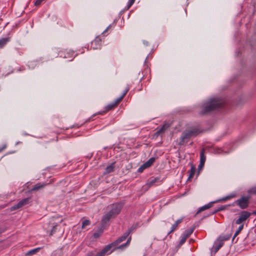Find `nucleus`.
Instances as JSON below:
<instances>
[{
  "label": "nucleus",
  "mask_w": 256,
  "mask_h": 256,
  "mask_svg": "<svg viewBox=\"0 0 256 256\" xmlns=\"http://www.w3.org/2000/svg\"><path fill=\"white\" fill-rule=\"evenodd\" d=\"M225 100L220 98H212L204 103L202 107V114H207L222 107Z\"/></svg>",
  "instance_id": "f257e3e1"
},
{
  "label": "nucleus",
  "mask_w": 256,
  "mask_h": 256,
  "mask_svg": "<svg viewBox=\"0 0 256 256\" xmlns=\"http://www.w3.org/2000/svg\"><path fill=\"white\" fill-rule=\"evenodd\" d=\"M200 132V130L196 128L184 130L180 136V144L183 145L184 144L188 142L191 138L196 136Z\"/></svg>",
  "instance_id": "f03ea898"
},
{
  "label": "nucleus",
  "mask_w": 256,
  "mask_h": 256,
  "mask_svg": "<svg viewBox=\"0 0 256 256\" xmlns=\"http://www.w3.org/2000/svg\"><path fill=\"white\" fill-rule=\"evenodd\" d=\"M124 206V202H122L113 204L110 206L109 212L115 218L120 213Z\"/></svg>",
  "instance_id": "7ed1b4c3"
},
{
  "label": "nucleus",
  "mask_w": 256,
  "mask_h": 256,
  "mask_svg": "<svg viewBox=\"0 0 256 256\" xmlns=\"http://www.w3.org/2000/svg\"><path fill=\"white\" fill-rule=\"evenodd\" d=\"M249 199L248 196H243L240 198L236 200L232 204H229V206H234L236 204L242 209H245L248 206Z\"/></svg>",
  "instance_id": "20e7f679"
},
{
  "label": "nucleus",
  "mask_w": 256,
  "mask_h": 256,
  "mask_svg": "<svg viewBox=\"0 0 256 256\" xmlns=\"http://www.w3.org/2000/svg\"><path fill=\"white\" fill-rule=\"evenodd\" d=\"M120 101H118V98L113 102L108 104L104 108V110L102 112H100L97 114H94L92 116H96V114H102L110 110L114 109L116 108L120 102Z\"/></svg>",
  "instance_id": "39448f33"
},
{
  "label": "nucleus",
  "mask_w": 256,
  "mask_h": 256,
  "mask_svg": "<svg viewBox=\"0 0 256 256\" xmlns=\"http://www.w3.org/2000/svg\"><path fill=\"white\" fill-rule=\"evenodd\" d=\"M30 198H27L20 200L17 204L14 205L11 208V210H14L20 208L22 206L28 204Z\"/></svg>",
  "instance_id": "423d86ee"
},
{
  "label": "nucleus",
  "mask_w": 256,
  "mask_h": 256,
  "mask_svg": "<svg viewBox=\"0 0 256 256\" xmlns=\"http://www.w3.org/2000/svg\"><path fill=\"white\" fill-rule=\"evenodd\" d=\"M196 226H192L186 230L180 236V240H186V239L188 238V237L192 234Z\"/></svg>",
  "instance_id": "0eeeda50"
},
{
  "label": "nucleus",
  "mask_w": 256,
  "mask_h": 256,
  "mask_svg": "<svg viewBox=\"0 0 256 256\" xmlns=\"http://www.w3.org/2000/svg\"><path fill=\"white\" fill-rule=\"evenodd\" d=\"M223 245V241H214L212 247L211 248V256H212L213 252L214 254H216Z\"/></svg>",
  "instance_id": "6e6552de"
},
{
  "label": "nucleus",
  "mask_w": 256,
  "mask_h": 256,
  "mask_svg": "<svg viewBox=\"0 0 256 256\" xmlns=\"http://www.w3.org/2000/svg\"><path fill=\"white\" fill-rule=\"evenodd\" d=\"M113 218L114 217L109 212H107L102 216L101 221V226H104V227L105 228L106 224L109 222L110 218Z\"/></svg>",
  "instance_id": "1a4fd4ad"
},
{
  "label": "nucleus",
  "mask_w": 256,
  "mask_h": 256,
  "mask_svg": "<svg viewBox=\"0 0 256 256\" xmlns=\"http://www.w3.org/2000/svg\"><path fill=\"white\" fill-rule=\"evenodd\" d=\"M101 46V40L100 38H96L91 42V48L94 50L100 48Z\"/></svg>",
  "instance_id": "9d476101"
},
{
  "label": "nucleus",
  "mask_w": 256,
  "mask_h": 256,
  "mask_svg": "<svg viewBox=\"0 0 256 256\" xmlns=\"http://www.w3.org/2000/svg\"><path fill=\"white\" fill-rule=\"evenodd\" d=\"M232 235L231 231H228L224 232L220 235L217 238L216 240H228L230 238Z\"/></svg>",
  "instance_id": "9b49d317"
},
{
  "label": "nucleus",
  "mask_w": 256,
  "mask_h": 256,
  "mask_svg": "<svg viewBox=\"0 0 256 256\" xmlns=\"http://www.w3.org/2000/svg\"><path fill=\"white\" fill-rule=\"evenodd\" d=\"M184 219V218L182 217L176 220L175 222L172 226L170 230L168 232V234L176 230L178 225L182 222Z\"/></svg>",
  "instance_id": "f8f14e48"
},
{
  "label": "nucleus",
  "mask_w": 256,
  "mask_h": 256,
  "mask_svg": "<svg viewBox=\"0 0 256 256\" xmlns=\"http://www.w3.org/2000/svg\"><path fill=\"white\" fill-rule=\"evenodd\" d=\"M189 164L190 166V170L188 171L190 174L188 179V180H190L192 178H193L196 170V168L192 163L190 162Z\"/></svg>",
  "instance_id": "ddd939ff"
},
{
  "label": "nucleus",
  "mask_w": 256,
  "mask_h": 256,
  "mask_svg": "<svg viewBox=\"0 0 256 256\" xmlns=\"http://www.w3.org/2000/svg\"><path fill=\"white\" fill-rule=\"evenodd\" d=\"M105 228L104 226H101L98 229L97 231L94 233L93 236L94 238L96 239L100 238Z\"/></svg>",
  "instance_id": "4468645a"
},
{
  "label": "nucleus",
  "mask_w": 256,
  "mask_h": 256,
  "mask_svg": "<svg viewBox=\"0 0 256 256\" xmlns=\"http://www.w3.org/2000/svg\"><path fill=\"white\" fill-rule=\"evenodd\" d=\"M116 162H114L112 163L110 165L107 166L105 169V170L104 172V174H108L110 172H112L114 171V164Z\"/></svg>",
  "instance_id": "2eb2a0df"
},
{
  "label": "nucleus",
  "mask_w": 256,
  "mask_h": 256,
  "mask_svg": "<svg viewBox=\"0 0 256 256\" xmlns=\"http://www.w3.org/2000/svg\"><path fill=\"white\" fill-rule=\"evenodd\" d=\"M160 180V178H154L152 180H148L146 182V186H147L148 188L153 186L156 182H158Z\"/></svg>",
  "instance_id": "dca6fc26"
},
{
  "label": "nucleus",
  "mask_w": 256,
  "mask_h": 256,
  "mask_svg": "<svg viewBox=\"0 0 256 256\" xmlns=\"http://www.w3.org/2000/svg\"><path fill=\"white\" fill-rule=\"evenodd\" d=\"M214 202H210L208 204H205L204 206H202L201 208H199V210H198V211L196 213V214H198L199 212H201L202 211H204V210H206L211 208L213 204L214 203Z\"/></svg>",
  "instance_id": "f3484780"
},
{
  "label": "nucleus",
  "mask_w": 256,
  "mask_h": 256,
  "mask_svg": "<svg viewBox=\"0 0 256 256\" xmlns=\"http://www.w3.org/2000/svg\"><path fill=\"white\" fill-rule=\"evenodd\" d=\"M250 212L247 211H242L240 212V218L242 219L243 221L246 220L250 216Z\"/></svg>",
  "instance_id": "a211bd4d"
},
{
  "label": "nucleus",
  "mask_w": 256,
  "mask_h": 256,
  "mask_svg": "<svg viewBox=\"0 0 256 256\" xmlns=\"http://www.w3.org/2000/svg\"><path fill=\"white\" fill-rule=\"evenodd\" d=\"M122 241H118V242H121ZM118 241H114V242H112L110 244H109L107 245L106 246H105L103 250L106 253L108 251H109L110 248L116 246L118 244Z\"/></svg>",
  "instance_id": "6ab92c4d"
},
{
  "label": "nucleus",
  "mask_w": 256,
  "mask_h": 256,
  "mask_svg": "<svg viewBox=\"0 0 256 256\" xmlns=\"http://www.w3.org/2000/svg\"><path fill=\"white\" fill-rule=\"evenodd\" d=\"M10 40V38H3L0 39V48H3Z\"/></svg>",
  "instance_id": "aec40b11"
},
{
  "label": "nucleus",
  "mask_w": 256,
  "mask_h": 256,
  "mask_svg": "<svg viewBox=\"0 0 256 256\" xmlns=\"http://www.w3.org/2000/svg\"><path fill=\"white\" fill-rule=\"evenodd\" d=\"M46 184H41L40 183L36 184L31 189V191H36V190H40V188H44Z\"/></svg>",
  "instance_id": "412c9836"
},
{
  "label": "nucleus",
  "mask_w": 256,
  "mask_h": 256,
  "mask_svg": "<svg viewBox=\"0 0 256 256\" xmlns=\"http://www.w3.org/2000/svg\"><path fill=\"white\" fill-rule=\"evenodd\" d=\"M230 206L229 205H228V206H220L218 207V208L216 210H213L212 212H210V215H212V214H216V212H220V211H222V210H224L226 208V207Z\"/></svg>",
  "instance_id": "4be33fe9"
},
{
  "label": "nucleus",
  "mask_w": 256,
  "mask_h": 256,
  "mask_svg": "<svg viewBox=\"0 0 256 256\" xmlns=\"http://www.w3.org/2000/svg\"><path fill=\"white\" fill-rule=\"evenodd\" d=\"M156 158L152 157L150 158L148 161L144 163V166H146V168L150 167L153 163L155 162Z\"/></svg>",
  "instance_id": "5701e85b"
},
{
  "label": "nucleus",
  "mask_w": 256,
  "mask_h": 256,
  "mask_svg": "<svg viewBox=\"0 0 256 256\" xmlns=\"http://www.w3.org/2000/svg\"><path fill=\"white\" fill-rule=\"evenodd\" d=\"M130 234V233L128 231H126L121 237L119 238L117 240H126V238H128V240H131V236L128 237Z\"/></svg>",
  "instance_id": "b1692460"
},
{
  "label": "nucleus",
  "mask_w": 256,
  "mask_h": 256,
  "mask_svg": "<svg viewBox=\"0 0 256 256\" xmlns=\"http://www.w3.org/2000/svg\"><path fill=\"white\" fill-rule=\"evenodd\" d=\"M242 242V244H240L241 245H243L245 248L244 247H241V248L242 250H248V248H246V246L247 245H249V244H250V246H254L256 244L255 243H253V242H252V241L250 242H248V241H241ZM250 246H248V248H250Z\"/></svg>",
  "instance_id": "393cba45"
},
{
  "label": "nucleus",
  "mask_w": 256,
  "mask_h": 256,
  "mask_svg": "<svg viewBox=\"0 0 256 256\" xmlns=\"http://www.w3.org/2000/svg\"><path fill=\"white\" fill-rule=\"evenodd\" d=\"M40 248H37L33 250H30L26 254V256H32L37 253L40 250Z\"/></svg>",
  "instance_id": "a878e982"
},
{
  "label": "nucleus",
  "mask_w": 256,
  "mask_h": 256,
  "mask_svg": "<svg viewBox=\"0 0 256 256\" xmlns=\"http://www.w3.org/2000/svg\"><path fill=\"white\" fill-rule=\"evenodd\" d=\"M204 149H202L200 152V162L204 163L206 160V157L204 155Z\"/></svg>",
  "instance_id": "bb28decb"
},
{
  "label": "nucleus",
  "mask_w": 256,
  "mask_h": 256,
  "mask_svg": "<svg viewBox=\"0 0 256 256\" xmlns=\"http://www.w3.org/2000/svg\"><path fill=\"white\" fill-rule=\"evenodd\" d=\"M170 126V124H164L160 128L159 132H160L161 133H164V132Z\"/></svg>",
  "instance_id": "cd10ccee"
},
{
  "label": "nucleus",
  "mask_w": 256,
  "mask_h": 256,
  "mask_svg": "<svg viewBox=\"0 0 256 256\" xmlns=\"http://www.w3.org/2000/svg\"><path fill=\"white\" fill-rule=\"evenodd\" d=\"M236 196V194H230L222 198V199L221 200H219L217 201H216V202H220V201H222V200H230L232 198H234Z\"/></svg>",
  "instance_id": "c85d7f7f"
},
{
  "label": "nucleus",
  "mask_w": 256,
  "mask_h": 256,
  "mask_svg": "<svg viewBox=\"0 0 256 256\" xmlns=\"http://www.w3.org/2000/svg\"><path fill=\"white\" fill-rule=\"evenodd\" d=\"M90 220H84L82 222V229H84L86 228L87 226H90Z\"/></svg>",
  "instance_id": "c756f323"
},
{
  "label": "nucleus",
  "mask_w": 256,
  "mask_h": 256,
  "mask_svg": "<svg viewBox=\"0 0 256 256\" xmlns=\"http://www.w3.org/2000/svg\"><path fill=\"white\" fill-rule=\"evenodd\" d=\"M129 90H130L129 87H127L126 88V90H124V92L122 94L120 98H118V101L121 102L122 100V99L124 98V96L128 93V92Z\"/></svg>",
  "instance_id": "7c9ffc66"
},
{
  "label": "nucleus",
  "mask_w": 256,
  "mask_h": 256,
  "mask_svg": "<svg viewBox=\"0 0 256 256\" xmlns=\"http://www.w3.org/2000/svg\"><path fill=\"white\" fill-rule=\"evenodd\" d=\"M243 226H244L243 225H241L239 226V228H238V229L237 230L235 234H234L232 240H234L236 236L240 232L243 228Z\"/></svg>",
  "instance_id": "2f4dec72"
},
{
  "label": "nucleus",
  "mask_w": 256,
  "mask_h": 256,
  "mask_svg": "<svg viewBox=\"0 0 256 256\" xmlns=\"http://www.w3.org/2000/svg\"><path fill=\"white\" fill-rule=\"evenodd\" d=\"M138 224H132L127 231H128L130 234L134 232L137 228Z\"/></svg>",
  "instance_id": "473e14b6"
},
{
  "label": "nucleus",
  "mask_w": 256,
  "mask_h": 256,
  "mask_svg": "<svg viewBox=\"0 0 256 256\" xmlns=\"http://www.w3.org/2000/svg\"><path fill=\"white\" fill-rule=\"evenodd\" d=\"M214 152L216 154H220L223 153V150L218 148H214Z\"/></svg>",
  "instance_id": "72a5a7b5"
},
{
  "label": "nucleus",
  "mask_w": 256,
  "mask_h": 256,
  "mask_svg": "<svg viewBox=\"0 0 256 256\" xmlns=\"http://www.w3.org/2000/svg\"><path fill=\"white\" fill-rule=\"evenodd\" d=\"M130 241H126V243L120 246L117 248H120V249H123L124 248H126L127 246H128L130 244Z\"/></svg>",
  "instance_id": "f704fd0d"
},
{
  "label": "nucleus",
  "mask_w": 256,
  "mask_h": 256,
  "mask_svg": "<svg viewBox=\"0 0 256 256\" xmlns=\"http://www.w3.org/2000/svg\"><path fill=\"white\" fill-rule=\"evenodd\" d=\"M135 2V0H129L128 2V4H127V8L126 9L128 10L129 9L131 6L133 4L134 2Z\"/></svg>",
  "instance_id": "c9c22d12"
},
{
  "label": "nucleus",
  "mask_w": 256,
  "mask_h": 256,
  "mask_svg": "<svg viewBox=\"0 0 256 256\" xmlns=\"http://www.w3.org/2000/svg\"><path fill=\"white\" fill-rule=\"evenodd\" d=\"M204 164L200 162V164L198 166V174H198L200 173V170L204 166Z\"/></svg>",
  "instance_id": "e433bc0d"
},
{
  "label": "nucleus",
  "mask_w": 256,
  "mask_h": 256,
  "mask_svg": "<svg viewBox=\"0 0 256 256\" xmlns=\"http://www.w3.org/2000/svg\"><path fill=\"white\" fill-rule=\"evenodd\" d=\"M248 192L252 194H256V186L252 187L249 190Z\"/></svg>",
  "instance_id": "4c0bfd02"
},
{
  "label": "nucleus",
  "mask_w": 256,
  "mask_h": 256,
  "mask_svg": "<svg viewBox=\"0 0 256 256\" xmlns=\"http://www.w3.org/2000/svg\"><path fill=\"white\" fill-rule=\"evenodd\" d=\"M185 242V241H180L179 243H178V244L177 245L176 247V248L174 250V251L175 252H177L178 250V248H180V247L182 245L184 242Z\"/></svg>",
  "instance_id": "58836bf2"
},
{
  "label": "nucleus",
  "mask_w": 256,
  "mask_h": 256,
  "mask_svg": "<svg viewBox=\"0 0 256 256\" xmlns=\"http://www.w3.org/2000/svg\"><path fill=\"white\" fill-rule=\"evenodd\" d=\"M57 226V224H55L52 226V228L50 232V236L52 235L54 233V232H56V229Z\"/></svg>",
  "instance_id": "ea45409f"
},
{
  "label": "nucleus",
  "mask_w": 256,
  "mask_h": 256,
  "mask_svg": "<svg viewBox=\"0 0 256 256\" xmlns=\"http://www.w3.org/2000/svg\"><path fill=\"white\" fill-rule=\"evenodd\" d=\"M146 166H144V164L142 165L138 169V172H142L145 168H146Z\"/></svg>",
  "instance_id": "a19ab883"
},
{
  "label": "nucleus",
  "mask_w": 256,
  "mask_h": 256,
  "mask_svg": "<svg viewBox=\"0 0 256 256\" xmlns=\"http://www.w3.org/2000/svg\"><path fill=\"white\" fill-rule=\"evenodd\" d=\"M12 72H13V70H12L10 71L9 72H7L6 74H4V72H2V68L0 69V74H1L2 75L4 76H8L9 74L12 73Z\"/></svg>",
  "instance_id": "79ce46f5"
},
{
  "label": "nucleus",
  "mask_w": 256,
  "mask_h": 256,
  "mask_svg": "<svg viewBox=\"0 0 256 256\" xmlns=\"http://www.w3.org/2000/svg\"><path fill=\"white\" fill-rule=\"evenodd\" d=\"M106 252L102 250V251L97 254L96 256H104Z\"/></svg>",
  "instance_id": "37998d69"
},
{
  "label": "nucleus",
  "mask_w": 256,
  "mask_h": 256,
  "mask_svg": "<svg viewBox=\"0 0 256 256\" xmlns=\"http://www.w3.org/2000/svg\"><path fill=\"white\" fill-rule=\"evenodd\" d=\"M7 147V144H4L2 145V147H0V152H2L4 150H5Z\"/></svg>",
  "instance_id": "c03bdc74"
},
{
  "label": "nucleus",
  "mask_w": 256,
  "mask_h": 256,
  "mask_svg": "<svg viewBox=\"0 0 256 256\" xmlns=\"http://www.w3.org/2000/svg\"><path fill=\"white\" fill-rule=\"evenodd\" d=\"M243 220H242V219L239 217V218L236 220V224H241Z\"/></svg>",
  "instance_id": "a18cd8bd"
},
{
  "label": "nucleus",
  "mask_w": 256,
  "mask_h": 256,
  "mask_svg": "<svg viewBox=\"0 0 256 256\" xmlns=\"http://www.w3.org/2000/svg\"><path fill=\"white\" fill-rule=\"evenodd\" d=\"M161 132H159V130H158L155 133H154V136H156V137H158L160 134H161Z\"/></svg>",
  "instance_id": "49530a36"
},
{
  "label": "nucleus",
  "mask_w": 256,
  "mask_h": 256,
  "mask_svg": "<svg viewBox=\"0 0 256 256\" xmlns=\"http://www.w3.org/2000/svg\"><path fill=\"white\" fill-rule=\"evenodd\" d=\"M6 230V228H0V234L5 232V230Z\"/></svg>",
  "instance_id": "de8ad7c7"
},
{
  "label": "nucleus",
  "mask_w": 256,
  "mask_h": 256,
  "mask_svg": "<svg viewBox=\"0 0 256 256\" xmlns=\"http://www.w3.org/2000/svg\"><path fill=\"white\" fill-rule=\"evenodd\" d=\"M143 42H144V44H145L146 46H148V42L147 41L144 40Z\"/></svg>",
  "instance_id": "09e8293b"
},
{
  "label": "nucleus",
  "mask_w": 256,
  "mask_h": 256,
  "mask_svg": "<svg viewBox=\"0 0 256 256\" xmlns=\"http://www.w3.org/2000/svg\"><path fill=\"white\" fill-rule=\"evenodd\" d=\"M250 214H251V215H256V210L253 211Z\"/></svg>",
  "instance_id": "8fccbe9b"
},
{
  "label": "nucleus",
  "mask_w": 256,
  "mask_h": 256,
  "mask_svg": "<svg viewBox=\"0 0 256 256\" xmlns=\"http://www.w3.org/2000/svg\"><path fill=\"white\" fill-rule=\"evenodd\" d=\"M110 26H108V28L105 30L103 32V33L106 32L108 30L109 28H110Z\"/></svg>",
  "instance_id": "3c124183"
},
{
  "label": "nucleus",
  "mask_w": 256,
  "mask_h": 256,
  "mask_svg": "<svg viewBox=\"0 0 256 256\" xmlns=\"http://www.w3.org/2000/svg\"><path fill=\"white\" fill-rule=\"evenodd\" d=\"M20 143H21V142H17L16 143V144H20Z\"/></svg>",
  "instance_id": "603ef678"
},
{
  "label": "nucleus",
  "mask_w": 256,
  "mask_h": 256,
  "mask_svg": "<svg viewBox=\"0 0 256 256\" xmlns=\"http://www.w3.org/2000/svg\"><path fill=\"white\" fill-rule=\"evenodd\" d=\"M190 240H194L192 239V238H190Z\"/></svg>",
  "instance_id": "864d4df0"
},
{
  "label": "nucleus",
  "mask_w": 256,
  "mask_h": 256,
  "mask_svg": "<svg viewBox=\"0 0 256 256\" xmlns=\"http://www.w3.org/2000/svg\"><path fill=\"white\" fill-rule=\"evenodd\" d=\"M2 241H0V244L1 243V242H2Z\"/></svg>",
  "instance_id": "5fc2aeb1"
}]
</instances>
